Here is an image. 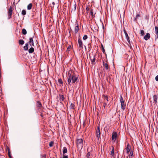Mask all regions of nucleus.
Returning a JSON list of instances; mask_svg holds the SVG:
<instances>
[{
  "instance_id": "nucleus-1",
  "label": "nucleus",
  "mask_w": 158,
  "mask_h": 158,
  "mask_svg": "<svg viewBox=\"0 0 158 158\" xmlns=\"http://www.w3.org/2000/svg\"><path fill=\"white\" fill-rule=\"evenodd\" d=\"M67 82L68 85H71L72 84L77 83L79 82L78 76L76 75L71 70H69L67 74Z\"/></svg>"
},
{
  "instance_id": "nucleus-2",
  "label": "nucleus",
  "mask_w": 158,
  "mask_h": 158,
  "mask_svg": "<svg viewBox=\"0 0 158 158\" xmlns=\"http://www.w3.org/2000/svg\"><path fill=\"white\" fill-rule=\"evenodd\" d=\"M83 140L82 139H79L76 140V144L78 148H82L83 146Z\"/></svg>"
},
{
  "instance_id": "nucleus-3",
  "label": "nucleus",
  "mask_w": 158,
  "mask_h": 158,
  "mask_svg": "<svg viewBox=\"0 0 158 158\" xmlns=\"http://www.w3.org/2000/svg\"><path fill=\"white\" fill-rule=\"evenodd\" d=\"M13 12V10L12 7L11 6H10L8 10L7 11L8 19H10L11 18Z\"/></svg>"
},
{
  "instance_id": "nucleus-4",
  "label": "nucleus",
  "mask_w": 158,
  "mask_h": 158,
  "mask_svg": "<svg viewBox=\"0 0 158 158\" xmlns=\"http://www.w3.org/2000/svg\"><path fill=\"white\" fill-rule=\"evenodd\" d=\"M120 101L121 104V108L123 110H125V108L126 105L125 104V102L124 101L123 98L122 96H120Z\"/></svg>"
},
{
  "instance_id": "nucleus-5",
  "label": "nucleus",
  "mask_w": 158,
  "mask_h": 158,
  "mask_svg": "<svg viewBox=\"0 0 158 158\" xmlns=\"http://www.w3.org/2000/svg\"><path fill=\"white\" fill-rule=\"evenodd\" d=\"M96 136L98 140H99V138L100 137V131L99 126H98L97 127V129L96 131Z\"/></svg>"
},
{
  "instance_id": "nucleus-6",
  "label": "nucleus",
  "mask_w": 158,
  "mask_h": 158,
  "mask_svg": "<svg viewBox=\"0 0 158 158\" xmlns=\"http://www.w3.org/2000/svg\"><path fill=\"white\" fill-rule=\"evenodd\" d=\"M78 41V44H79V47L80 48L82 49L83 48V44L82 42V40H81V38L80 37H79Z\"/></svg>"
},
{
  "instance_id": "nucleus-7",
  "label": "nucleus",
  "mask_w": 158,
  "mask_h": 158,
  "mask_svg": "<svg viewBox=\"0 0 158 158\" xmlns=\"http://www.w3.org/2000/svg\"><path fill=\"white\" fill-rule=\"evenodd\" d=\"M107 62V61H106ZM103 64L106 70H110V68L109 67L108 64L107 62H105L104 60H103Z\"/></svg>"
},
{
  "instance_id": "nucleus-8",
  "label": "nucleus",
  "mask_w": 158,
  "mask_h": 158,
  "mask_svg": "<svg viewBox=\"0 0 158 158\" xmlns=\"http://www.w3.org/2000/svg\"><path fill=\"white\" fill-rule=\"evenodd\" d=\"M117 137V133L116 132H113L112 133V140L113 141H115L116 140V138Z\"/></svg>"
},
{
  "instance_id": "nucleus-9",
  "label": "nucleus",
  "mask_w": 158,
  "mask_h": 158,
  "mask_svg": "<svg viewBox=\"0 0 158 158\" xmlns=\"http://www.w3.org/2000/svg\"><path fill=\"white\" fill-rule=\"evenodd\" d=\"M28 43H29L31 46L34 47L35 45L34 43V41L32 37L30 38L29 41L28 42Z\"/></svg>"
},
{
  "instance_id": "nucleus-10",
  "label": "nucleus",
  "mask_w": 158,
  "mask_h": 158,
  "mask_svg": "<svg viewBox=\"0 0 158 158\" xmlns=\"http://www.w3.org/2000/svg\"><path fill=\"white\" fill-rule=\"evenodd\" d=\"M126 151V152L128 154L129 152H130L131 151V146L129 144H128L126 148L125 149Z\"/></svg>"
},
{
  "instance_id": "nucleus-11",
  "label": "nucleus",
  "mask_w": 158,
  "mask_h": 158,
  "mask_svg": "<svg viewBox=\"0 0 158 158\" xmlns=\"http://www.w3.org/2000/svg\"><path fill=\"white\" fill-rule=\"evenodd\" d=\"M76 25L75 26V29H74V32L75 34H76L77 33L78 31L79 30V27L78 26V23L76 24Z\"/></svg>"
},
{
  "instance_id": "nucleus-12",
  "label": "nucleus",
  "mask_w": 158,
  "mask_h": 158,
  "mask_svg": "<svg viewBox=\"0 0 158 158\" xmlns=\"http://www.w3.org/2000/svg\"><path fill=\"white\" fill-rule=\"evenodd\" d=\"M150 37V35L149 33H147L146 35H145L144 37V39L146 40H147L148 39H149Z\"/></svg>"
},
{
  "instance_id": "nucleus-13",
  "label": "nucleus",
  "mask_w": 158,
  "mask_h": 158,
  "mask_svg": "<svg viewBox=\"0 0 158 158\" xmlns=\"http://www.w3.org/2000/svg\"><path fill=\"white\" fill-rule=\"evenodd\" d=\"M141 16V14L139 12L138 13H137L136 15V16L135 18L134 19V21L135 22H136L137 20V19L139 17Z\"/></svg>"
},
{
  "instance_id": "nucleus-14",
  "label": "nucleus",
  "mask_w": 158,
  "mask_h": 158,
  "mask_svg": "<svg viewBox=\"0 0 158 158\" xmlns=\"http://www.w3.org/2000/svg\"><path fill=\"white\" fill-rule=\"evenodd\" d=\"M127 158H133V152L132 151H130L128 156L127 157Z\"/></svg>"
},
{
  "instance_id": "nucleus-15",
  "label": "nucleus",
  "mask_w": 158,
  "mask_h": 158,
  "mask_svg": "<svg viewBox=\"0 0 158 158\" xmlns=\"http://www.w3.org/2000/svg\"><path fill=\"white\" fill-rule=\"evenodd\" d=\"M157 96L156 95H154L153 96V99L154 101V102L156 104L157 102Z\"/></svg>"
},
{
  "instance_id": "nucleus-16",
  "label": "nucleus",
  "mask_w": 158,
  "mask_h": 158,
  "mask_svg": "<svg viewBox=\"0 0 158 158\" xmlns=\"http://www.w3.org/2000/svg\"><path fill=\"white\" fill-rule=\"evenodd\" d=\"M60 100V101H63L64 99V96L63 95H59Z\"/></svg>"
},
{
  "instance_id": "nucleus-17",
  "label": "nucleus",
  "mask_w": 158,
  "mask_h": 158,
  "mask_svg": "<svg viewBox=\"0 0 158 158\" xmlns=\"http://www.w3.org/2000/svg\"><path fill=\"white\" fill-rule=\"evenodd\" d=\"M28 43L25 44V45L23 47V49L24 50L27 51L28 50Z\"/></svg>"
},
{
  "instance_id": "nucleus-18",
  "label": "nucleus",
  "mask_w": 158,
  "mask_h": 158,
  "mask_svg": "<svg viewBox=\"0 0 158 158\" xmlns=\"http://www.w3.org/2000/svg\"><path fill=\"white\" fill-rule=\"evenodd\" d=\"M34 51V49L33 47L31 48L28 50V52L29 53H32Z\"/></svg>"
},
{
  "instance_id": "nucleus-19",
  "label": "nucleus",
  "mask_w": 158,
  "mask_h": 158,
  "mask_svg": "<svg viewBox=\"0 0 158 158\" xmlns=\"http://www.w3.org/2000/svg\"><path fill=\"white\" fill-rule=\"evenodd\" d=\"M155 33L157 36V38H158V27L156 26L155 27Z\"/></svg>"
},
{
  "instance_id": "nucleus-20",
  "label": "nucleus",
  "mask_w": 158,
  "mask_h": 158,
  "mask_svg": "<svg viewBox=\"0 0 158 158\" xmlns=\"http://www.w3.org/2000/svg\"><path fill=\"white\" fill-rule=\"evenodd\" d=\"M125 35L126 38L127 39V41L130 44V39H129V37L128 36V35L127 33L126 34H125Z\"/></svg>"
},
{
  "instance_id": "nucleus-21",
  "label": "nucleus",
  "mask_w": 158,
  "mask_h": 158,
  "mask_svg": "<svg viewBox=\"0 0 158 158\" xmlns=\"http://www.w3.org/2000/svg\"><path fill=\"white\" fill-rule=\"evenodd\" d=\"M102 97L104 98V100H106L107 101V102H108V97L105 95H102Z\"/></svg>"
},
{
  "instance_id": "nucleus-22",
  "label": "nucleus",
  "mask_w": 158,
  "mask_h": 158,
  "mask_svg": "<svg viewBox=\"0 0 158 158\" xmlns=\"http://www.w3.org/2000/svg\"><path fill=\"white\" fill-rule=\"evenodd\" d=\"M19 45H23L24 44V41L23 40H20L19 41Z\"/></svg>"
},
{
  "instance_id": "nucleus-23",
  "label": "nucleus",
  "mask_w": 158,
  "mask_h": 158,
  "mask_svg": "<svg viewBox=\"0 0 158 158\" xmlns=\"http://www.w3.org/2000/svg\"><path fill=\"white\" fill-rule=\"evenodd\" d=\"M37 106L39 107H40L42 106V104L40 101H38L37 102Z\"/></svg>"
},
{
  "instance_id": "nucleus-24",
  "label": "nucleus",
  "mask_w": 158,
  "mask_h": 158,
  "mask_svg": "<svg viewBox=\"0 0 158 158\" xmlns=\"http://www.w3.org/2000/svg\"><path fill=\"white\" fill-rule=\"evenodd\" d=\"M67 152V148L66 147H64L63 148V154H64L65 153Z\"/></svg>"
},
{
  "instance_id": "nucleus-25",
  "label": "nucleus",
  "mask_w": 158,
  "mask_h": 158,
  "mask_svg": "<svg viewBox=\"0 0 158 158\" xmlns=\"http://www.w3.org/2000/svg\"><path fill=\"white\" fill-rule=\"evenodd\" d=\"M32 3H30L28 5V6H27V9L28 10H31L32 8Z\"/></svg>"
},
{
  "instance_id": "nucleus-26",
  "label": "nucleus",
  "mask_w": 158,
  "mask_h": 158,
  "mask_svg": "<svg viewBox=\"0 0 158 158\" xmlns=\"http://www.w3.org/2000/svg\"><path fill=\"white\" fill-rule=\"evenodd\" d=\"M90 15L92 16V18H93L95 17L94 14L93 10L92 9L90 10Z\"/></svg>"
},
{
  "instance_id": "nucleus-27",
  "label": "nucleus",
  "mask_w": 158,
  "mask_h": 158,
  "mask_svg": "<svg viewBox=\"0 0 158 158\" xmlns=\"http://www.w3.org/2000/svg\"><path fill=\"white\" fill-rule=\"evenodd\" d=\"M90 60L91 61L92 63L93 64L95 62V60H96V59L95 57V56H94L93 58L92 59H91V57L90 56Z\"/></svg>"
},
{
  "instance_id": "nucleus-28",
  "label": "nucleus",
  "mask_w": 158,
  "mask_h": 158,
  "mask_svg": "<svg viewBox=\"0 0 158 158\" xmlns=\"http://www.w3.org/2000/svg\"><path fill=\"white\" fill-rule=\"evenodd\" d=\"M114 148L113 146L112 147V150L111 151V155L112 156H114Z\"/></svg>"
},
{
  "instance_id": "nucleus-29",
  "label": "nucleus",
  "mask_w": 158,
  "mask_h": 158,
  "mask_svg": "<svg viewBox=\"0 0 158 158\" xmlns=\"http://www.w3.org/2000/svg\"><path fill=\"white\" fill-rule=\"evenodd\" d=\"M22 31V34H23L24 35H25L26 34L27 32L25 28L23 29Z\"/></svg>"
},
{
  "instance_id": "nucleus-30",
  "label": "nucleus",
  "mask_w": 158,
  "mask_h": 158,
  "mask_svg": "<svg viewBox=\"0 0 158 158\" xmlns=\"http://www.w3.org/2000/svg\"><path fill=\"white\" fill-rule=\"evenodd\" d=\"M75 106L74 103H71L70 105V108L72 109H75Z\"/></svg>"
},
{
  "instance_id": "nucleus-31",
  "label": "nucleus",
  "mask_w": 158,
  "mask_h": 158,
  "mask_svg": "<svg viewBox=\"0 0 158 158\" xmlns=\"http://www.w3.org/2000/svg\"><path fill=\"white\" fill-rule=\"evenodd\" d=\"M101 47H102V52H103V53L104 54H105L106 55V52H105V49L104 48L102 44H101Z\"/></svg>"
},
{
  "instance_id": "nucleus-32",
  "label": "nucleus",
  "mask_w": 158,
  "mask_h": 158,
  "mask_svg": "<svg viewBox=\"0 0 158 158\" xmlns=\"http://www.w3.org/2000/svg\"><path fill=\"white\" fill-rule=\"evenodd\" d=\"M58 81L59 83L60 84H63L62 80L61 78L58 79Z\"/></svg>"
},
{
  "instance_id": "nucleus-33",
  "label": "nucleus",
  "mask_w": 158,
  "mask_h": 158,
  "mask_svg": "<svg viewBox=\"0 0 158 158\" xmlns=\"http://www.w3.org/2000/svg\"><path fill=\"white\" fill-rule=\"evenodd\" d=\"M76 6H77V5H76V4H75L74 5L73 7L72 8V11L73 10V11H74L76 10Z\"/></svg>"
},
{
  "instance_id": "nucleus-34",
  "label": "nucleus",
  "mask_w": 158,
  "mask_h": 158,
  "mask_svg": "<svg viewBox=\"0 0 158 158\" xmlns=\"http://www.w3.org/2000/svg\"><path fill=\"white\" fill-rule=\"evenodd\" d=\"M26 14V11L24 10H22V14L23 15H25Z\"/></svg>"
},
{
  "instance_id": "nucleus-35",
  "label": "nucleus",
  "mask_w": 158,
  "mask_h": 158,
  "mask_svg": "<svg viewBox=\"0 0 158 158\" xmlns=\"http://www.w3.org/2000/svg\"><path fill=\"white\" fill-rule=\"evenodd\" d=\"M140 34H141V36H143L144 35V31L143 30H141L140 31Z\"/></svg>"
},
{
  "instance_id": "nucleus-36",
  "label": "nucleus",
  "mask_w": 158,
  "mask_h": 158,
  "mask_svg": "<svg viewBox=\"0 0 158 158\" xmlns=\"http://www.w3.org/2000/svg\"><path fill=\"white\" fill-rule=\"evenodd\" d=\"M54 143V142L53 141H51L50 142L49 144V146L50 147H52L53 146V144Z\"/></svg>"
},
{
  "instance_id": "nucleus-37",
  "label": "nucleus",
  "mask_w": 158,
  "mask_h": 158,
  "mask_svg": "<svg viewBox=\"0 0 158 158\" xmlns=\"http://www.w3.org/2000/svg\"><path fill=\"white\" fill-rule=\"evenodd\" d=\"M88 38L87 36L86 35H85L83 37V40H85L87 39Z\"/></svg>"
},
{
  "instance_id": "nucleus-38",
  "label": "nucleus",
  "mask_w": 158,
  "mask_h": 158,
  "mask_svg": "<svg viewBox=\"0 0 158 158\" xmlns=\"http://www.w3.org/2000/svg\"><path fill=\"white\" fill-rule=\"evenodd\" d=\"M63 158H68V156H66L64 154H63Z\"/></svg>"
},
{
  "instance_id": "nucleus-39",
  "label": "nucleus",
  "mask_w": 158,
  "mask_h": 158,
  "mask_svg": "<svg viewBox=\"0 0 158 158\" xmlns=\"http://www.w3.org/2000/svg\"><path fill=\"white\" fill-rule=\"evenodd\" d=\"M90 153L89 152H88L87 155H86V157H87V158H89L90 156Z\"/></svg>"
},
{
  "instance_id": "nucleus-40",
  "label": "nucleus",
  "mask_w": 158,
  "mask_h": 158,
  "mask_svg": "<svg viewBox=\"0 0 158 158\" xmlns=\"http://www.w3.org/2000/svg\"><path fill=\"white\" fill-rule=\"evenodd\" d=\"M107 104V102H104L103 103V107L105 108V106H106Z\"/></svg>"
},
{
  "instance_id": "nucleus-41",
  "label": "nucleus",
  "mask_w": 158,
  "mask_h": 158,
  "mask_svg": "<svg viewBox=\"0 0 158 158\" xmlns=\"http://www.w3.org/2000/svg\"><path fill=\"white\" fill-rule=\"evenodd\" d=\"M71 47L70 46H69L67 48V51H70V49L71 48Z\"/></svg>"
},
{
  "instance_id": "nucleus-42",
  "label": "nucleus",
  "mask_w": 158,
  "mask_h": 158,
  "mask_svg": "<svg viewBox=\"0 0 158 158\" xmlns=\"http://www.w3.org/2000/svg\"><path fill=\"white\" fill-rule=\"evenodd\" d=\"M8 156H9L10 158H12L11 156L10 155V152H8Z\"/></svg>"
},
{
  "instance_id": "nucleus-43",
  "label": "nucleus",
  "mask_w": 158,
  "mask_h": 158,
  "mask_svg": "<svg viewBox=\"0 0 158 158\" xmlns=\"http://www.w3.org/2000/svg\"><path fill=\"white\" fill-rule=\"evenodd\" d=\"M55 4L54 2H53L52 3V5H51L52 7H54V5Z\"/></svg>"
},
{
  "instance_id": "nucleus-44",
  "label": "nucleus",
  "mask_w": 158,
  "mask_h": 158,
  "mask_svg": "<svg viewBox=\"0 0 158 158\" xmlns=\"http://www.w3.org/2000/svg\"><path fill=\"white\" fill-rule=\"evenodd\" d=\"M155 80L156 81H158V75L156 76L155 77Z\"/></svg>"
},
{
  "instance_id": "nucleus-45",
  "label": "nucleus",
  "mask_w": 158,
  "mask_h": 158,
  "mask_svg": "<svg viewBox=\"0 0 158 158\" xmlns=\"http://www.w3.org/2000/svg\"><path fill=\"white\" fill-rule=\"evenodd\" d=\"M46 155H42V158H45L46 157Z\"/></svg>"
},
{
  "instance_id": "nucleus-46",
  "label": "nucleus",
  "mask_w": 158,
  "mask_h": 158,
  "mask_svg": "<svg viewBox=\"0 0 158 158\" xmlns=\"http://www.w3.org/2000/svg\"><path fill=\"white\" fill-rule=\"evenodd\" d=\"M7 150L8 151V152H10V149L8 147H7Z\"/></svg>"
},
{
  "instance_id": "nucleus-47",
  "label": "nucleus",
  "mask_w": 158,
  "mask_h": 158,
  "mask_svg": "<svg viewBox=\"0 0 158 158\" xmlns=\"http://www.w3.org/2000/svg\"><path fill=\"white\" fill-rule=\"evenodd\" d=\"M123 31L125 34H126L127 33L126 32V30H125V29H123Z\"/></svg>"
},
{
  "instance_id": "nucleus-48",
  "label": "nucleus",
  "mask_w": 158,
  "mask_h": 158,
  "mask_svg": "<svg viewBox=\"0 0 158 158\" xmlns=\"http://www.w3.org/2000/svg\"><path fill=\"white\" fill-rule=\"evenodd\" d=\"M86 10H87V11H88L89 10V8L88 7H87L86 8Z\"/></svg>"
},
{
  "instance_id": "nucleus-49",
  "label": "nucleus",
  "mask_w": 158,
  "mask_h": 158,
  "mask_svg": "<svg viewBox=\"0 0 158 158\" xmlns=\"http://www.w3.org/2000/svg\"><path fill=\"white\" fill-rule=\"evenodd\" d=\"M40 116H41V117L42 118H43V114H41Z\"/></svg>"
},
{
  "instance_id": "nucleus-50",
  "label": "nucleus",
  "mask_w": 158,
  "mask_h": 158,
  "mask_svg": "<svg viewBox=\"0 0 158 158\" xmlns=\"http://www.w3.org/2000/svg\"><path fill=\"white\" fill-rule=\"evenodd\" d=\"M85 126V122H84V123L83 124V127H84Z\"/></svg>"
},
{
  "instance_id": "nucleus-51",
  "label": "nucleus",
  "mask_w": 158,
  "mask_h": 158,
  "mask_svg": "<svg viewBox=\"0 0 158 158\" xmlns=\"http://www.w3.org/2000/svg\"><path fill=\"white\" fill-rule=\"evenodd\" d=\"M69 33H70V36L71 35H70V31H69Z\"/></svg>"
}]
</instances>
